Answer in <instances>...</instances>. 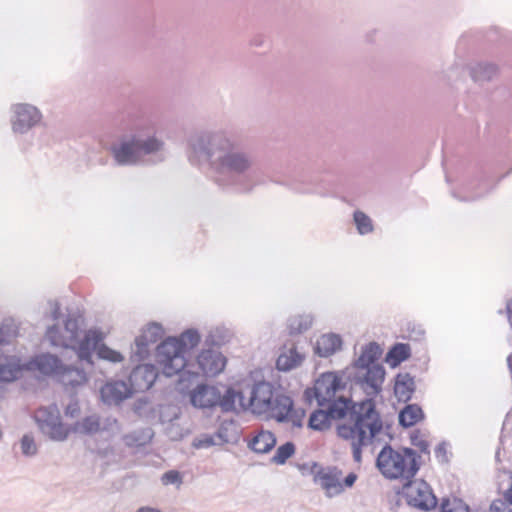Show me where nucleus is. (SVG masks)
<instances>
[{
	"mask_svg": "<svg viewBox=\"0 0 512 512\" xmlns=\"http://www.w3.org/2000/svg\"><path fill=\"white\" fill-rule=\"evenodd\" d=\"M200 339L195 330H187L179 337L165 339L156 349L158 369L167 377L179 375L180 383L215 377L222 373L227 358L217 349H203L194 360H187V355L200 343Z\"/></svg>",
	"mask_w": 512,
	"mask_h": 512,
	"instance_id": "f257e3e1",
	"label": "nucleus"
},
{
	"mask_svg": "<svg viewBox=\"0 0 512 512\" xmlns=\"http://www.w3.org/2000/svg\"><path fill=\"white\" fill-rule=\"evenodd\" d=\"M249 396L237 392V399L243 409H249L257 415H265L278 422H287L294 427H302L305 411L295 408L292 399L278 392L274 386L265 381L254 383L249 388Z\"/></svg>",
	"mask_w": 512,
	"mask_h": 512,
	"instance_id": "f03ea898",
	"label": "nucleus"
},
{
	"mask_svg": "<svg viewBox=\"0 0 512 512\" xmlns=\"http://www.w3.org/2000/svg\"><path fill=\"white\" fill-rule=\"evenodd\" d=\"M383 422L373 400L362 401L350 419L337 427V435L352 448L355 462L362 461V448L372 443L382 431Z\"/></svg>",
	"mask_w": 512,
	"mask_h": 512,
	"instance_id": "7ed1b4c3",
	"label": "nucleus"
},
{
	"mask_svg": "<svg viewBox=\"0 0 512 512\" xmlns=\"http://www.w3.org/2000/svg\"><path fill=\"white\" fill-rule=\"evenodd\" d=\"M83 320L79 316H69L64 321L63 327L57 325L50 327L46 336L55 346L73 349L80 360L93 364L92 352L103 335L97 330H83Z\"/></svg>",
	"mask_w": 512,
	"mask_h": 512,
	"instance_id": "20e7f679",
	"label": "nucleus"
},
{
	"mask_svg": "<svg viewBox=\"0 0 512 512\" xmlns=\"http://www.w3.org/2000/svg\"><path fill=\"white\" fill-rule=\"evenodd\" d=\"M377 467L387 479L410 481L417 474L419 463L413 449L395 450L387 445L378 454Z\"/></svg>",
	"mask_w": 512,
	"mask_h": 512,
	"instance_id": "39448f33",
	"label": "nucleus"
},
{
	"mask_svg": "<svg viewBox=\"0 0 512 512\" xmlns=\"http://www.w3.org/2000/svg\"><path fill=\"white\" fill-rule=\"evenodd\" d=\"M237 392L232 388H227L222 394L218 387L213 385H198L190 394V400L193 406L198 408L220 407L223 412L235 410Z\"/></svg>",
	"mask_w": 512,
	"mask_h": 512,
	"instance_id": "423d86ee",
	"label": "nucleus"
},
{
	"mask_svg": "<svg viewBox=\"0 0 512 512\" xmlns=\"http://www.w3.org/2000/svg\"><path fill=\"white\" fill-rule=\"evenodd\" d=\"M314 483L319 486L327 497H336L352 488L358 480L355 472L344 475L336 466L321 467L314 474Z\"/></svg>",
	"mask_w": 512,
	"mask_h": 512,
	"instance_id": "0eeeda50",
	"label": "nucleus"
},
{
	"mask_svg": "<svg viewBox=\"0 0 512 512\" xmlns=\"http://www.w3.org/2000/svg\"><path fill=\"white\" fill-rule=\"evenodd\" d=\"M34 419L40 430L54 441H64L71 434L70 426L61 421L60 411L56 405L37 409Z\"/></svg>",
	"mask_w": 512,
	"mask_h": 512,
	"instance_id": "6e6552de",
	"label": "nucleus"
},
{
	"mask_svg": "<svg viewBox=\"0 0 512 512\" xmlns=\"http://www.w3.org/2000/svg\"><path fill=\"white\" fill-rule=\"evenodd\" d=\"M161 143L150 138L145 142L132 139L129 142H123L119 147L113 149L116 161L120 164H129L137 161L141 154H148L159 150Z\"/></svg>",
	"mask_w": 512,
	"mask_h": 512,
	"instance_id": "1a4fd4ad",
	"label": "nucleus"
},
{
	"mask_svg": "<svg viewBox=\"0 0 512 512\" xmlns=\"http://www.w3.org/2000/svg\"><path fill=\"white\" fill-rule=\"evenodd\" d=\"M407 504L415 509L430 511L437 506V498L425 481L410 482L405 486Z\"/></svg>",
	"mask_w": 512,
	"mask_h": 512,
	"instance_id": "9d476101",
	"label": "nucleus"
},
{
	"mask_svg": "<svg viewBox=\"0 0 512 512\" xmlns=\"http://www.w3.org/2000/svg\"><path fill=\"white\" fill-rule=\"evenodd\" d=\"M345 386L346 383L341 373H322L314 384V393L319 405H324L326 402L332 401L336 398V394L339 391L345 389Z\"/></svg>",
	"mask_w": 512,
	"mask_h": 512,
	"instance_id": "9b49d317",
	"label": "nucleus"
},
{
	"mask_svg": "<svg viewBox=\"0 0 512 512\" xmlns=\"http://www.w3.org/2000/svg\"><path fill=\"white\" fill-rule=\"evenodd\" d=\"M157 370L151 364H143L135 367L129 375V387L132 393L149 390L157 378Z\"/></svg>",
	"mask_w": 512,
	"mask_h": 512,
	"instance_id": "f8f14e48",
	"label": "nucleus"
},
{
	"mask_svg": "<svg viewBox=\"0 0 512 512\" xmlns=\"http://www.w3.org/2000/svg\"><path fill=\"white\" fill-rule=\"evenodd\" d=\"M40 119L41 114L37 108L27 104H19L15 107V120L12 128L14 132L23 133L36 125Z\"/></svg>",
	"mask_w": 512,
	"mask_h": 512,
	"instance_id": "ddd939ff",
	"label": "nucleus"
},
{
	"mask_svg": "<svg viewBox=\"0 0 512 512\" xmlns=\"http://www.w3.org/2000/svg\"><path fill=\"white\" fill-rule=\"evenodd\" d=\"M364 373L359 376L362 385L368 395H375L381 391L385 378V370L381 365H372L370 367H361Z\"/></svg>",
	"mask_w": 512,
	"mask_h": 512,
	"instance_id": "4468645a",
	"label": "nucleus"
},
{
	"mask_svg": "<svg viewBox=\"0 0 512 512\" xmlns=\"http://www.w3.org/2000/svg\"><path fill=\"white\" fill-rule=\"evenodd\" d=\"M100 392L102 400L108 404H118L133 394L129 385L123 381L108 382Z\"/></svg>",
	"mask_w": 512,
	"mask_h": 512,
	"instance_id": "2eb2a0df",
	"label": "nucleus"
},
{
	"mask_svg": "<svg viewBox=\"0 0 512 512\" xmlns=\"http://www.w3.org/2000/svg\"><path fill=\"white\" fill-rule=\"evenodd\" d=\"M163 329L156 323L148 324L136 338L137 354L143 357L148 354V348L162 338Z\"/></svg>",
	"mask_w": 512,
	"mask_h": 512,
	"instance_id": "dca6fc26",
	"label": "nucleus"
},
{
	"mask_svg": "<svg viewBox=\"0 0 512 512\" xmlns=\"http://www.w3.org/2000/svg\"><path fill=\"white\" fill-rule=\"evenodd\" d=\"M303 360L304 355L297 350L293 343L286 344L277 358L276 367L280 371H290L298 367Z\"/></svg>",
	"mask_w": 512,
	"mask_h": 512,
	"instance_id": "f3484780",
	"label": "nucleus"
},
{
	"mask_svg": "<svg viewBox=\"0 0 512 512\" xmlns=\"http://www.w3.org/2000/svg\"><path fill=\"white\" fill-rule=\"evenodd\" d=\"M342 340L336 334H323L315 343V353L321 357H328L341 348Z\"/></svg>",
	"mask_w": 512,
	"mask_h": 512,
	"instance_id": "a211bd4d",
	"label": "nucleus"
},
{
	"mask_svg": "<svg viewBox=\"0 0 512 512\" xmlns=\"http://www.w3.org/2000/svg\"><path fill=\"white\" fill-rule=\"evenodd\" d=\"M36 369L44 375L60 376L64 366L60 361L50 354H43L37 356L33 361Z\"/></svg>",
	"mask_w": 512,
	"mask_h": 512,
	"instance_id": "6ab92c4d",
	"label": "nucleus"
},
{
	"mask_svg": "<svg viewBox=\"0 0 512 512\" xmlns=\"http://www.w3.org/2000/svg\"><path fill=\"white\" fill-rule=\"evenodd\" d=\"M394 392L399 401L407 402L414 392V380L408 373H400L396 376Z\"/></svg>",
	"mask_w": 512,
	"mask_h": 512,
	"instance_id": "aec40b11",
	"label": "nucleus"
},
{
	"mask_svg": "<svg viewBox=\"0 0 512 512\" xmlns=\"http://www.w3.org/2000/svg\"><path fill=\"white\" fill-rule=\"evenodd\" d=\"M22 366L14 357H0V381L10 382L19 378Z\"/></svg>",
	"mask_w": 512,
	"mask_h": 512,
	"instance_id": "412c9836",
	"label": "nucleus"
},
{
	"mask_svg": "<svg viewBox=\"0 0 512 512\" xmlns=\"http://www.w3.org/2000/svg\"><path fill=\"white\" fill-rule=\"evenodd\" d=\"M276 438L270 431L260 430L250 441L249 447L257 453H267L274 448Z\"/></svg>",
	"mask_w": 512,
	"mask_h": 512,
	"instance_id": "4be33fe9",
	"label": "nucleus"
},
{
	"mask_svg": "<svg viewBox=\"0 0 512 512\" xmlns=\"http://www.w3.org/2000/svg\"><path fill=\"white\" fill-rule=\"evenodd\" d=\"M381 349L376 343H369L362 350L359 358L355 362L356 368L370 367L372 365H379L376 363L378 358L381 356Z\"/></svg>",
	"mask_w": 512,
	"mask_h": 512,
	"instance_id": "5701e85b",
	"label": "nucleus"
},
{
	"mask_svg": "<svg viewBox=\"0 0 512 512\" xmlns=\"http://www.w3.org/2000/svg\"><path fill=\"white\" fill-rule=\"evenodd\" d=\"M424 413L422 409L415 404L407 405L399 414V422L404 427H411L422 421Z\"/></svg>",
	"mask_w": 512,
	"mask_h": 512,
	"instance_id": "b1692460",
	"label": "nucleus"
},
{
	"mask_svg": "<svg viewBox=\"0 0 512 512\" xmlns=\"http://www.w3.org/2000/svg\"><path fill=\"white\" fill-rule=\"evenodd\" d=\"M410 442L421 454L430 457L431 439L428 431L415 429L410 433Z\"/></svg>",
	"mask_w": 512,
	"mask_h": 512,
	"instance_id": "393cba45",
	"label": "nucleus"
},
{
	"mask_svg": "<svg viewBox=\"0 0 512 512\" xmlns=\"http://www.w3.org/2000/svg\"><path fill=\"white\" fill-rule=\"evenodd\" d=\"M59 377L65 386L76 387L87 382V376L82 370L70 367H64Z\"/></svg>",
	"mask_w": 512,
	"mask_h": 512,
	"instance_id": "a878e982",
	"label": "nucleus"
},
{
	"mask_svg": "<svg viewBox=\"0 0 512 512\" xmlns=\"http://www.w3.org/2000/svg\"><path fill=\"white\" fill-rule=\"evenodd\" d=\"M410 346L404 343L394 345L386 356V362L391 367H397L400 363L410 357Z\"/></svg>",
	"mask_w": 512,
	"mask_h": 512,
	"instance_id": "bb28decb",
	"label": "nucleus"
},
{
	"mask_svg": "<svg viewBox=\"0 0 512 512\" xmlns=\"http://www.w3.org/2000/svg\"><path fill=\"white\" fill-rule=\"evenodd\" d=\"M326 411L331 420L343 419L350 409V401L344 397L334 398Z\"/></svg>",
	"mask_w": 512,
	"mask_h": 512,
	"instance_id": "cd10ccee",
	"label": "nucleus"
},
{
	"mask_svg": "<svg viewBox=\"0 0 512 512\" xmlns=\"http://www.w3.org/2000/svg\"><path fill=\"white\" fill-rule=\"evenodd\" d=\"M71 434H83V435H91L95 434L100 429L99 419L95 416H89L84 418L82 421L75 423L73 426H70Z\"/></svg>",
	"mask_w": 512,
	"mask_h": 512,
	"instance_id": "c85d7f7f",
	"label": "nucleus"
},
{
	"mask_svg": "<svg viewBox=\"0 0 512 512\" xmlns=\"http://www.w3.org/2000/svg\"><path fill=\"white\" fill-rule=\"evenodd\" d=\"M313 319L310 315H294L288 320V330L290 335L304 333L312 326Z\"/></svg>",
	"mask_w": 512,
	"mask_h": 512,
	"instance_id": "c756f323",
	"label": "nucleus"
},
{
	"mask_svg": "<svg viewBox=\"0 0 512 512\" xmlns=\"http://www.w3.org/2000/svg\"><path fill=\"white\" fill-rule=\"evenodd\" d=\"M221 164L230 170L241 172L249 166V161L241 154H229L223 158Z\"/></svg>",
	"mask_w": 512,
	"mask_h": 512,
	"instance_id": "7c9ffc66",
	"label": "nucleus"
},
{
	"mask_svg": "<svg viewBox=\"0 0 512 512\" xmlns=\"http://www.w3.org/2000/svg\"><path fill=\"white\" fill-rule=\"evenodd\" d=\"M93 351H96L97 352V356L102 359V360H105V361H109V362H112V363H119V362H122L124 360V356L108 347L107 345L99 342L96 347L93 349Z\"/></svg>",
	"mask_w": 512,
	"mask_h": 512,
	"instance_id": "2f4dec72",
	"label": "nucleus"
},
{
	"mask_svg": "<svg viewBox=\"0 0 512 512\" xmlns=\"http://www.w3.org/2000/svg\"><path fill=\"white\" fill-rule=\"evenodd\" d=\"M330 422L326 411L316 410L310 415L308 426L313 430L322 431L330 427Z\"/></svg>",
	"mask_w": 512,
	"mask_h": 512,
	"instance_id": "473e14b6",
	"label": "nucleus"
},
{
	"mask_svg": "<svg viewBox=\"0 0 512 512\" xmlns=\"http://www.w3.org/2000/svg\"><path fill=\"white\" fill-rule=\"evenodd\" d=\"M441 512H469V507L462 499L452 496L443 500Z\"/></svg>",
	"mask_w": 512,
	"mask_h": 512,
	"instance_id": "72a5a7b5",
	"label": "nucleus"
},
{
	"mask_svg": "<svg viewBox=\"0 0 512 512\" xmlns=\"http://www.w3.org/2000/svg\"><path fill=\"white\" fill-rule=\"evenodd\" d=\"M354 222L360 234H368L373 231L372 220L362 211L354 213Z\"/></svg>",
	"mask_w": 512,
	"mask_h": 512,
	"instance_id": "f704fd0d",
	"label": "nucleus"
},
{
	"mask_svg": "<svg viewBox=\"0 0 512 512\" xmlns=\"http://www.w3.org/2000/svg\"><path fill=\"white\" fill-rule=\"evenodd\" d=\"M295 451L294 444L291 442H287L280 447H278L273 460L277 464H283L288 458H290Z\"/></svg>",
	"mask_w": 512,
	"mask_h": 512,
	"instance_id": "c9c22d12",
	"label": "nucleus"
},
{
	"mask_svg": "<svg viewBox=\"0 0 512 512\" xmlns=\"http://www.w3.org/2000/svg\"><path fill=\"white\" fill-rule=\"evenodd\" d=\"M161 482L164 486L175 485L179 488L183 483V475L177 470H169L162 475Z\"/></svg>",
	"mask_w": 512,
	"mask_h": 512,
	"instance_id": "e433bc0d",
	"label": "nucleus"
},
{
	"mask_svg": "<svg viewBox=\"0 0 512 512\" xmlns=\"http://www.w3.org/2000/svg\"><path fill=\"white\" fill-rule=\"evenodd\" d=\"M21 449L25 455H33L36 453L37 448L34 439L31 436L25 435L21 440Z\"/></svg>",
	"mask_w": 512,
	"mask_h": 512,
	"instance_id": "4c0bfd02",
	"label": "nucleus"
},
{
	"mask_svg": "<svg viewBox=\"0 0 512 512\" xmlns=\"http://www.w3.org/2000/svg\"><path fill=\"white\" fill-rule=\"evenodd\" d=\"M192 445L196 449L208 448L214 445V439L210 435H202L196 438Z\"/></svg>",
	"mask_w": 512,
	"mask_h": 512,
	"instance_id": "58836bf2",
	"label": "nucleus"
},
{
	"mask_svg": "<svg viewBox=\"0 0 512 512\" xmlns=\"http://www.w3.org/2000/svg\"><path fill=\"white\" fill-rule=\"evenodd\" d=\"M80 412V407L78 402H73L69 404L65 409V414L70 417H75Z\"/></svg>",
	"mask_w": 512,
	"mask_h": 512,
	"instance_id": "ea45409f",
	"label": "nucleus"
},
{
	"mask_svg": "<svg viewBox=\"0 0 512 512\" xmlns=\"http://www.w3.org/2000/svg\"><path fill=\"white\" fill-rule=\"evenodd\" d=\"M446 453H447V449H446V444L445 443H440V444H438L436 446V448H435V455L441 461H445L446 460Z\"/></svg>",
	"mask_w": 512,
	"mask_h": 512,
	"instance_id": "a19ab883",
	"label": "nucleus"
},
{
	"mask_svg": "<svg viewBox=\"0 0 512 512\" xmlns=\"http://www.w3.org/2000/svg\"><path fill=\"white\" fill-rule=\"evenodd\" d=\"M507 310H508V319H509L510 324L512 325V301L508 303Z\"/></svg>",
	"mask_w": 512,
	"mask_h": 512,
	"instance_id": "79ce46f5",
	"label": "nucleus"
},
{
	"mask_svg": "<svg viewBox=\"0 0 512 512\" xmlns=\"http://www.w3.org/2000/svg\"><path fill=\"white\" fill-rule=\"evenodd\" d=\"M508 365L510 370L512 371V355L508 357Z\"/></svg>",
	"mask_w": 512,
	"mask_h": 512,
	"instance_id": "37998d69",
	"label": "nucleus"
},
{
	"mask_svg": "<svg viewBox=\"0 0 512 512\" xmlns=\"http://www.w3.org/2000/svg\"><path fill=\"white\" fill-rule=\"evenodd\" d=\"M138 512H153L152 509L140 508Z\"/></svg>",
	"mask_w": 512,
	"mask_h": 512,
	"instance_id": "c03bdc74",
	"label": "nucleus"
},
{
	"mask_svg": "<svg viewBox=\"0 0 512 512\" xmlns=\"http://www.w3.org/2000/svg\"><path fill=\"white\" fill-rule=\"evenodd\" d=\"M2 343H3V341H2V340H0V345H1Z\"/></svg>",
	"mask_w": 512,
	"mask_h": 512,
	"instance_id": "a18cd8bd",
	"label": "nucleus"
}]
</instances>
